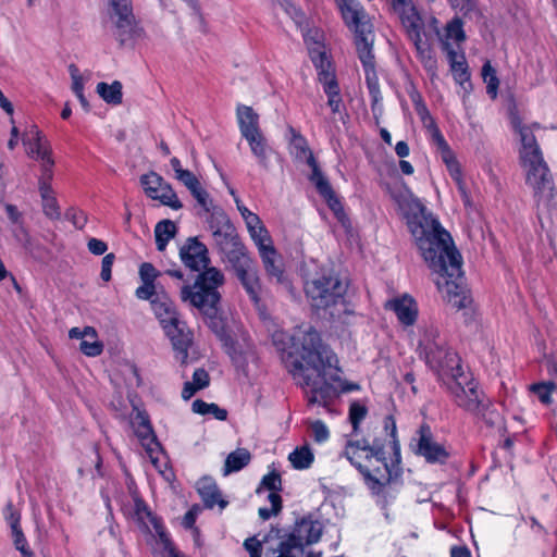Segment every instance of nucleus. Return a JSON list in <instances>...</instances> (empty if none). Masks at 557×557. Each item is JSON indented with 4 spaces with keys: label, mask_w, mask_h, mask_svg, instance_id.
<instances>
[{
    "label": "nucleus",
    "mask_w": 557,
    "mask_h": 557,
    "mask_svg": "<svg viewBox=\"0 0 557 557\" xmlns=\"http://www.w3.org/2000/svg\"><path fill=\"white\" fill-rule=\"evenodd\" d=\"M444 49L447 52V57L450 63V69L454 73L455 79L459 84H463L469 81V74L467 71V62L465 57L458 55V53L450 47L448 42L443 44Z\"/></svg>",
    "instance_id": "obj_33"
},
{
    "label": "nucleus",
    "mask_w": 557,
    "mask_h": 557,
    "mask_svg": "<svg viewBox=\"0 0 557 557\" xmlns=\"http://www.w3.org/2000/svg\"><path fill=\"white\" fill-rule=\"evenodd\" d=\"M525 176V184L532 188L537 206L548 207L554 198L555 185L544 158L520 163Z\"/></svg>",
    "instance_id": "obj_5"
},
{
    "label": "nucleus",
    "mask_w": 557,
    "mask_h": 557,
    "mask_svg": "<svg viewBox=\"0 0 557 557\" xmlns=\"http://www.w3.org/2000/svg\"><path fill=\"white\" fill-rule=\"evenodd\" d=\"M393 9L399 15L409 39L422 35L423 21L411 0H393Z\"/></svg>",
    "instance_id": "obj_14"
},
{
    "label": "nucleus",
    "mask_w": 557,
    "mask_h": 557,
    "mask_svg": "<svg viewBox=\"0 0 557 557\" xmlns=\"http://www.w3.org/2000/svg\"><path fill=\"white\" fill-rule=\"evenodd\" d=\"M264 270L271 280H275L277 283L284 282V271L282 268V261L277 255L272 242L258 248Z\"/></svg>",
    "instance_id": "obj_23"
},
{
    "label": "nucleus",
    "mask_w": 557,
    "mask_h": 557,
    "mask_svg": "<svg viewBox=\"0 0 557 557\" xmlns=\"http://www.w3.org/2000/svg\"><path fill=\"white\" fill-rule=\"evenodd\" d=\"M177 232L176 225L171 220H162L154 227L156 245L159 251H163L171 238Z\"/></svg>",
    "instance_id": "obj_41"
},
{
    "label": "nucleus",
    "mask_w": 557,
    "mask_h": 557,
    "mask_svg": "<svg viewBox=\"0 0 557 557\" xmlns=\"http://www.w3.org/2000/svg\"><path fill=\"white\" fill-rule=\"evenodd\" d=\"M285 11L294 20L297 27L302 29L304 25L306 24V16L304 12L290 2L285 3Z\"/></svg>",
    "instance_id": "obj_58"
},
{
    "label": "nucleus",
    "mask_w": 557,
    "mask_h": 557,
    "mask_svg": "<svg viewBox=\"0 0 557 557\" xmlns=\"http://www.w3.org/2000/svg\"><path fill=\"white\" fill-rule=\"evenodd\" d=\"M325 78L331 79L330 76H326ZM323 89L327 95V104L330 106L332 112H338L342 104V97L339 95L337 81H327V85L324 86Z\"/></svg>",
    "instance_id": "obj_45"
},
{
    "label": "nucleus",
    "mask_w": 557,
    "mask_h": 557,
    "mask_svg": "<svg viewBox=\"0 0 557 557\" xmlns=\"http://www.w3.org/2000/svg\"><path fill=\"white\" fill-rule=\"evenodd\" d=\"M447 37L455 39L460 42L466 39L465 32L462 29V23L460 20H453L446 27Z\"/></svg>",
    "instance_id": "obj_57"
},
{
    "label": "nucleus",
    "mask_w": 557,
    "mask_h": 557,
    "mask_svg": "<svg viewBox=\"0 0 557 557\" xmlns=\"http://www.w3.org/2000/svg\"><path fill=\"white\" fill-rule=\"evenodd\" d=\"M446 349H448V347H446V342L440 336L438 329L435 325H424L421 329L418 342V352L425 362L436 355H441Z\"/></svg>",
    "instance_id": "obj_15"
},
{
    "label": "nucleus",
    "mask_w": 557,
    "mask_h": 557,
    "mask_svg": "<svg viewBox=\"0 0 557 557\" xmlns=\"http://www.w3.org/2000/svg\"><path fill=\"white\" fill-rule=\"evenodd\" d=\"M448 389L454 396V400L458 407L473 414L481 413L487 407V399L482 391L478 388V384L468 376L460 381L448 384Z\"/></svg>",
    "instance_id": "obj_7"
},
{
    "label": "nucleus",
    "mask_w": 557,
    "mask_h": 557,
    "mask_svg": "<svg viewBox=\"0 0 557 557\" xmlns=\"http://www.w3.org/2000/svg\"><path fill=\"white\" fill-rule=\"evenodd\" d=\"M197 490L206 507L213 508L219 505L221 509L225 508L227 502L222 498L216 483L210 478H202L197 483Z\"/></svg>",
    "instance_id": "obj_28"
},
{
    "label": "nucleus",
    "mask_w": 557,
    "mask_h": 557,
    "mask_svg": "<svg viewBox=\"0 0 557 557\" xmlns=\"http://www.w3.org/2000/svg\"><path fill=\"white\" fill-rule=\"evenodd\" d=\"M310 54L318 71L319 82L323 87L327 85V79H324V77L330 76V81H336L332 64L327 59L326 53L321 49H313Z\"/></svg>",
    "instance_id": "obj_35"
},
{
    "label": "nucleus",
    "mask_w": 557,
    "mask_h": 557,
    "mask_svg": "<svg viewBox=\"0 0 557 557\" xmlns=\"http://www.w3.org/2000/svg\"><path fill=\"white\" fill-rule=\"evenodd\" d=\"M322 535V525L319 521H312L310 519H301L296 523L293 531L288 534L290 541L299 544V547L304 550L306 545L317 543Z\"/></svg>",
    "instance_id": "obj_20"
},
{
    "label": "nucleus",
    "mask_w": 557,
    "mask_h": 557,
    "mask_svg": "<svg viewBox=\"0 0 557 557\" xmlns=\"http://www.w3.org/2000/svg\"><path fill=\"white\" fill-rule=\"evenodd\" d=\"M248 141L252 154L257 158L259 164L263 168H268V157L271 152V148L268 145L265 137L262 132L245 137Z\"/></svg>",
    "instance_id": "obj_34"
},
{
    "label": "nucleus",
    "mask_w": 557,
    "mask_h": 557,
    "mask_svg": "<svg viewBox=\"0 0 557 557\" xmlns=\"http://www.w3.org/2000/svg\"><path fill=\"white\" fill-rule=\"evenodd\" d=\"M310 430L312 433V437L317 443H323L325 442L329 436L330 432L325 423L321 420H317L310 423Z\"/></svg>",
    "instance_id": "obj_55"
},
{
    "label": "nucleus",
    "mask_w": 557,
    "mask_h": 557,
    "mask_svg": "<svg viewBox=\"0 0 557 557\" xmlns=\"http://www.w3.org/2000/svg\"><path fill=\"white\" fill-rule=\"evenodd\" d=\"M554 389L555 383L553 382L535 383L530 386V391L534 393L545 405H548L552 401L550 395Z\"/></svg>",
    "instance_id": "obj_50"
},
{
    "label": "nucleus",
    "mask_w": 557,
    "mask_h": 557,
    "mask_svg": "<svg viewBox=\"0 0 557 557\" xmlns=\"http://www.w3.org/2000/svg\"><path fill=\"white\" fill-rule=\"evenodd\" d=\"M39 191L42 200V210L44 213L52 220H57L60 218V208L58 206L57 199L53 195V190L51 185L48 183L40 184Z\"/></svg>",
    "instance_id": "obj_38"
},
{
    "label": "nucleus",
    "mask_w": 557,
    "mask_h": 557,
    "mask_svg": "<svg viewBox=\"0 0 557 557\" xmlns=\"http://www.w3.org/2000/svg\"><path fill=\"white\" fill-rule=\"evenodd\" d=\"M344 455L361 471L366 463H372L373 460L382 459L383 447L380 445L371 446L367 440L349 441L345 447Z\"/></svg>",
    "instance_id": "obj_13"
},
{
    "label": "nucleus",
    "mask_w": 557,
    "mask_h": 557,
    "mask_svg": "<svg viewBox=\"0 0 557 557\" xmlns=\"http://www.w3.org/2000/svg\"><path fill=\"white\" fill-rule=\"evenodd\" d=\"M108 15L113 37L124 46L139 35L132 0H107Z\"/></svg>",
    "instance_id": "obj_6"
},
{
    "label": "nucleus",
    "mask_w": 557,
    "mask_h": 557,
    "mask_svg": "<svg viewBox=\"0 0 557 557\" xmlns=\"http://www.w3.org/2000/svg\"><path fill=\"white\" fill-rule=\"evenodd\" d=\"M482 76L483 81L486 84V90L487 94L491 95L493 98L497 95V88L499 85V81L496 75V71L491 65L490 61H486L482 67Z\"/></svg>",
    "instance_id": "obj_46"
},
{
    "label": "nucleus",
    "mask_w": 557,
    "mask_h": 557,
    "mask_svg": "<svg viewBox=\"0 0 557 557\" xmlns=\"http://www.w3.org/2000/svg\"><path fill=\"white\" fill-rule=\"evenodd\" d=\"M180 258L190 271L199 272L194 285H184L181 299L213 318L218 312L221 294L218 288L224 283L223 273L209 267L210 258L205 244L197 237H189L180 248Z\"/></svg>",
    "instance_id": "obj_3"
},
{
    "label": "nucleus",
    "mask_w": 557,
    "mask_h": 557,
    "mask_svg": "<svg viewBox=\"0 0 557 557\" xmlns=\"http://www.w3.org/2000/svg\"><path fill=\"white\" fill-rule=\"evenodd\" d=\"M152 310L160 320L162 326L164 324H175L180 322L177 312L173 304L168 299H153L151 301Z\"/></svg>",
    "instance_id": "obj_36"
},
{
    "label": "nucleus",
    "mask_w": 557,
    "mask_h": 557,
    "mask_svg": "<svg viewBox=\"0 0 557 557\" xmlns=\"http://www.w3.org/2000/svg\"><path fill=\"white\" fill-rule=\"evenodd\" d=\"M236 115L239 131L244 138L261 132L259 115L251 107L239 104L236 109Z\"/></svg>",
    "instance_id": "obj_29"
},
{
    "label": "nucleus",
    "mask_w": 557,
    "mask_h": 557,
    "mask_svg": "<svg viewBox=\"0 0 557 557\" xmlns=\"http://www.w3.org/2000/svg\"><path fill=\"white\" fill-rule=\"evenodd\" d=\"M139 275L143 283L153 284L154 280L158 276V271L151 263L145 262L140 265Z\"/></svg>",
    "instance_id": "obj_59"
},
{
    "label": "nucleus",
    "mask_w": 557,
    "mask_h": 557,
    "mask_svg": "<svg viewBox=\"0 0 557 557\" xmlns=\"http://www.w3.org/2000/svg\"><path fill=\"white\" fill-rule=\"evenodd\" d=\"M81 351L88 357L99 356L103 350V344L96 338L83 339L79 344Z\"/></svg>",
    "instance_id": "obj_54"
},
{
    "label": "nucleus",
    "mask_w": 557,
    "mask_h": 557,
    "mask_svg": "<svg viewBox=\"0 0 557 557\" xmlns=\"http://www.w3.org/2000/svg\"><path fill=\"white\" fill-rule=\"evenodd\" d=\"M193 410L199 414H212L215 419L224 421L227 418V411L220 408L216 404H208L201 399L193 403Z\"/></svg>",
    "instance_id": "obj_44"
},
{
    "label": "nucleus",
    "mask_w": 557,
    "mask_h": 557,
    "mask_svg": "<svg viewBox=\"0 0 557 557\" xmlns=\"http://www.w3.org/2000/svg\"><path fill=\"white\" fill-rule=\"evenodd\" d=\"M175 178L185 185L188 190H191L200 184L196 175L188 170L181 171V173L175 176Z\"/></svg>",
    "instance_id": "obj_60"
},
{
    "label": "nucleus",
    "mask_w": 557,
    "mask_h": 557,
    "mask_svg": "<svg viewBox=\"0 0 557 557\" xmlns=\"http://www.w3.org/2000/svg\"><path fill=\"white\" fill-rule=\"evenodd\" d=\"M441 158L443 162L446 164L447 170L451 176V178L456 182L458 186V190L460 193L461 199L466 207H471V200L470 196L466 189V184L461 176V170L459 166L458 161L456 160V157L454 152L450 150L449 146L443 148L440 150Z\"/></svg>",
    "instance_id": "obj_24"
},
{
    "label": "nucleus",
    "mask_w": 557,
    "mask_h": 557,
    "mask_svg": "<svg viewBox=\"0 0 557 557\" xmlns=\"http://www.w3.org/2000/svg\"><path fill=\"white\" fill-rule=\"evenodd\" d=\"M347 286L332 273L317 274L305 283V293L317 310L329 311L330 317L339 318L347 311L345 294Z\"/></svg>",
    "instance_id": "obj_4"
},
{
    "label": "nucleus",
    "mask_w": 557,
    "mask_h": 557,
    "mask_svg": "<svg viewBox=\"0 0 557 557\" xmlns=\"http://www.w3.org/2000/svg\"><path fill=\"white\" fill-rule=\"evenodd\" d=\"M409 231L429 268L436 273L438 290L454 308L466 309L472 299L463 285L461 256L450 234L423 208L408 219Z\"/></svg>",
    "instance_id": "obj_1"
},
{
    "label": "nucleus",
    "mask_w": 557,
    "mask_h": 557,
    "mask_svg": "<svg viewBox=\"0 0 557 557\" xmlns=\"http://www.w3.org/2000/svg\"><path fill=\"white\" fill-rule=\"evenodd\" d=\"M208 225L213 235L216 234L218 231L223 230L224 227L231 226L233 224L231 223L227 215L221 209L212 208V212L208 220Z\"/></svg>",
    "instance_id": "obj_47"
},
{
    "label": "nucleus",
    "mask_w": 557,
    "mask_h": 557,
    "mask_svg": "<svg viewBox=\"0 0 557 557\" xmlns=\"http://www.w3.org/2000/svg\"><path fill=\"white\" fill-rule=\"evenodd\" d=\"M70 338H76V339H85L87 338H96L97 332L92 326H86L84 330H81L78 327H72L69 332Z\"/></svg>",
    "instance_id": "obj_61"
},
{
    "label": "nucleus",
    "mask_w": 557,
    "mask_h": 557,
    "mask_svg": "<svg viewBox=\"0 0 557 557\" xmlns=\"http://www.w3.org/2000/svg\"><path fill=\"white\" fill-rule=\"evenodd\" d=\"M122 83L114 81L112 84L104 82L97 84V92L109 104L117 106L122 103L123 92Z\"/></svg>",
    "instance_id": "obj_39"
},
{
    "label": "nucleus",
    "mask_w": 557,
    "mask_h": 557,
    "mask_svg": "<svg viewBox=\"0 0 557 557\" xmlns=\"http://www.w3.org/2000/svg\"><path fill=\"white\" fill-rule=\"evenodd\" d=\"M410 446L414 454L422 456L430 463H444L449 457L445 447L434 441L431 428L425 423L420 425Z\"/></svg>",
    "instance_id": "obj_9"
},
{
    "label": "nucleus",
    "mask_w": 557,
    "mask_h": 557,
    "mask_svg": "<svg viewBox=\"0 0 557 557\" xmlns=\"http://www.w3.org/2000/svg\"><path fill=\"white\" fill-rule=\"evenodd\" d=\"M222 259L231 265V269L235 275L256 267L255 261L248 255V251L244 245L236 250L228 252L222 257Z\"/></svg>",
    "instance_id": "obj_31"
},
{
    "label": "nucleus",
    "mask_w": 557,
    "mask_h": 557,
    "mask_svg": "<svg viewBox=\"0 0 557 557\" xmlns=\"http://www.w3.org/2000/svg\"><path fill=\"white\" fill-rule=\"evenodd\" d=\"M140 184L149 198L159 200L162 205L174 210H178L183 207L172 186L158 173L149 172L141 175Z\"/></svg>",
    "instance_id": "obj_10"
},
{
    "label": "nucleus",
    "mask_w": 557,
    "mask_h": 557,
    "mask_svg": "<svg viewBox=\"0 0 557 557\" xmlns=\"http://www.w3.org/2000/svg\"><path fill=\"white\" fill-rule=\"evenodd\" d=\"M444 359L446 362L441 360V356L436 355L426 364L434 370L438 377L442 379L447 385L451 382L460 381L466 377L459 356L451 349H446L444 352Z\"/></svg>",
    "instance_id": "obj_12"
},
{
    "label": "nucleus",
    "mask_w": 557,
    "mask_h": 557,
    "mask_svg": "<svg viewBox=\"0 0 557 557\" xmlns=\"http://www.w3.org/2000/svg\"><path fill=\"white\" fill-rule=\"evenodd\" d=\"M385 308L393 310L404 325H412L417 320L418 307L414 299L409 295L388 300Z\"/></svg>",
    "instance_id": "obj_22"
},
{
    "label": "nucleus",
    "mask_w": 557,
    "mask_h": 557,
    "mask_svg": "<svg viewBox=\"0 0 557 557\" xmlns=\"http://www.w3.org/2000/svg\"><path fill=\"white\" fill-rule=\"evenodd\" d=\"M212 237L214 246L222 257L244 245L234 225L226 226L223 230L218 231V233L213 234Z\"/></svg>",
    "instance_id": "obj_27"
},
{
    "label": "nucleus",
    "mask_w": 557,
    "mask_h": 557,
    "mask_svg": "<svg viewBox=\"0 0 557 557\" xmlns=\"http://www.w3.org/2000/svg\"><path fill=\"white\" fill-rule=\"evenodd\" d=\"M410 99L413 103L417 114L421 117L424 125H428V123L433 124V119L431 117L421 95L416 89L410 91Z\"/></svg>",
    "instance_id": "obj_49"
},
{
    "label": "nucleus",
    "mask_w": 557,
    "mask_h": 557,
    "mask_svg": "<svg viewBox=\"0 0 557 557\" xmlns=\"http://www.w3.org/2000/svg\"><path fill=\"white\" fill-rule=\"evenodd\" d=\"M114 260H115L114 253H108L102 259L100 276L104 282H109L111 280V270H112Z\"/></svg>",
    "instance_id": "obj_62"
},
{
    "label": "nucleus",
    "mask_w": 557,
    "mask_h": 557,
    "mask_svg": "<svg viewBox=\"0 0 557 557\" xmlns=\"http://www.w3.org/2000/svg\"><path fill=\"white\" fill-rule=\"evenodd\" d=\"M313 454L308 446H301L292 451L288 460L295 469H307L313 462Z\"/></svg>",
    "instance_id": "obj_43"
},
{
    "label": "nucleus",
    "mask_w": 557,
    "mask_h": 557,
    "mask_svg": "<svg viewBox=\"0 0 557 557\" xmlns=\"http://www.w3.org/2000/svg\"><path fill=\"white\" fill-rule=\"evenodd\" d=\"M133 425L137 437L141 441V444L146 447L147 451L152 454L156 449L159 448V443L157 442L156 435L146 412L137 411L133 421Z\"/></svg>",
    "instance_id": "obj_25"
},
{
    "label": "nucleus",
    "mask_w": 557,
    "mask_h": 557,
    "mask_svg": "<svg viewBox=\"0 0 557 557\" xmlns=\"http://www.w3.org/2000/svg\"><path fill=\"white\" fill-rule=\"evenodd\" d=\"M513 131L519 135L521 147L519 149L520 163L543 158L541 148L536 141L534 131L541 126L539 123L525 125L518 115L511 117Z\"/></svg>",
    "instance_id": "obj_11"
},
{
    "label": "nucleus",
    "mask_w": 557,
    "mask_h": 557,
    "mask_svg": "<svg viewBox=\"0 0 557 557\" xmlns=\"http://www.w3.org/2000/svg\"><path fill=\"white\" fill-rule=\"evenodd\" d=\"M345 24L356 34H364L371 26L364 21L366 14L357 0H335Z\"/></svg>",
    "instance_id": "obj_19"
},
{
    "label": "nucleus",
    "mask_w": 557,
    "mask_h": 557,
    "mask_svg": "<svg viewBox=\"0 0 557 557\" xmlns=\"http://www.w3.org/2000/svg\"><path fill=\"white\" fill-rule=\"evenodd\" d=\"M360 473L363 475L368 487L373 493L380 494L386 485L399 478L400 469L398 465L388 466L383 451L382 459L366 463Z\"/></svg>",
    "instance_id": "obj_8"
},
{
    "label": "nucleus",
    "mask_w": 557,
    "mask_h": 557,
    "mask_svg": "<svg viewBox=\"0 0 557 557\" xmlns=\"http://www.w3.org/2000/svg\"><path fill=\"white\" fill-rule=\"evenodd\" d=\"M236 278L240 282L242 286L244 287L245 292L249 296V298L258 304L260 300L261 295V283L258 275L257 267H253L247 271H244L242 273H238L235 275Z\"/></svg>",
    "instance_id": "obj_30"
},
{
    "label": "nucleus",
    "mask_w": 557,
    "mask_h": 557,
    "mask_svg": "<svg viewBox=\"0 0 557 557\" xmlns=\"http://www.w3.org/2000/svg\"><path fill=\"white\" fill-rule=\"evenodd\" d=\"M290 133L293 135L290 140L292 153L295 156L296 159H306L307 164L312 170L310 177H314L315 171L318 173H322L312 151L310 150L307 144L306 138L299 133H297L294 128H290Z\"/></svg>",
    "instance_id": "obj_26"
},
{
    "label": "nucleus",
    "mask_w": 557,
    "mask_h": 557,
    "mask_svg": "<svg viewBox=\"0 0 557 557\" xmlns=\"http://www.w3.org/2000/svg\"><path fill=\"white\" fill-rule=\"evenodd\" d=\"M245 223L252 240L258 248L272 242L269 232L257 214L253 216H248Z\"/></svg>",
    "instance_id": "obj_40"
},
{
    "label": "nucleus",
    "mask_w": 557,
    "mask_h": 557,
    "mask_svg": "<svg viewBox=\"0 0 557 557\" xmlns=\"http://www.w3.org/2000/svg\"><path fill=\"white\" fill-rule=\"evenodd\" d=\"M410 40L413 42L418 58L423 63L424 67L428 71L435 70L436 60L433 57V52L430 45L422 39V35L418 36L417 38H411Z\"/></svg>",
    "instance_id": "obj_42"
},
{
    "label": "nucleus",
    "mask_w": 557,
    "mask_h": 557,
    "mask_svg": "<svg viewBox=\"0 0 557 557\" xmlns=\"http://www.w3.org/2000/svg\"><path fill=\"white\" fill-rule=\"evenodd\" d=\"M193 383L196 385V388L198 389L207 387L210 383L208 372L202 368L196 369L193 374Z\"/></svg>",
    "instance_id": "obj_63"
},
{
    "label": "nucleus",
    "mask_w": 557,
    "mask_h": 557,
    "mask_svg": "<svg viewBox=\"0 0 557 557\" xmlns=\"http://www.w3.org/2000/svg\"><path fill=\"white\" fill-rule=\"evenodd\" d=\"M294 338L298 342L292 358V373L299 384L307 388L310 405H326L337 391L351 392L359 389L356 383H347L341 379L337 357L322 344L319 333L309 327L298 332Z\"/></svg>",
    "instance_id": "obj_2"
},
{
    "label": "nucleus",
    "mask_w": 557,
    "mask_h": 557,
    "mask_svg": "<svg viewBox=\"0 0 557 557\" xmlns=\"http://www.w3.org/2000/svg\"><path fill=\"white\" fill-rule=\"evenodd\" d=\"M264 487L271 493H276L282 488V479L280 473L272 471L264 475L261 481L260 487H258L257 493H260L261 488Z\"/></svg>",
    "instance_id": "obj_52"
},
{
    "label": "nucleus",
    "mask_w": 557,
    "mask_h": 557,
    "mask_svg": "<svg viewBox=\"0 0 557 557\" xmlns=\"http://www.w3.org/2000/svg\"><path fill=\"white\" fill-rule=\"evenodd\" d=\"M356 47L360 61L364 70L374 69V55L372 52V32L366 30L364 34H356Z\"/></svg>",
    "instance_id": "obj_32"
},
{
    "label": "nucleus",
    "mask_w": 557,
    "mask_h": 557,
    "mask_svg": "<svg viewBox=\"0 0 557 557\" xmlns=\"http://www.w3.org/2000/svg\"><path fill=\"white\" fill-rule=\"evenodd\" d=\"M268 499L271 503V509L260 508L258 511L259 517L262 520H268L272 516L278 515V512L282 510V497L277 493H270Z\"/></svg>",
    "instance_id": "obj_51"
},
{
    "label": "nucleus",
    "mask_w": 557,
    "mask_h": 557,
    "mask_svg": "<svg viewBox=\"0 0 557 557\" xmlns=\"http://www.w3.org/2000/svg\"><path fill=\"white\" fill-rule=\"evenodd\" d=\"M367 416V408L358 403H352L349 408V421L352 425L354 432L356 433L359 429L360 422Z\"/></svg>",
    "instance_id": "obj_53"
},
{
    "label": "nucleus",
    "mask_w": 557,
    "mask_h": 557,
    "mask_svg": "<svg viewBox=\"0 0 557 557\" xmlns=\"http://www.w3.org/2000/svg\"><path fill=\"white\" fill-rule=\"evenodd\" d=\"M189 191L206 212L211 211L212 201L210 199L208 191L203 189L200 184Z\"/></svg>",
    "instance_id": "obj_56"
},
{
    "label": "nucleus",
    "mask_w": 557,
    "mask_h": 557,
    "mask_svg": "<svg viewBox=\"0 0 557 557\" xmlns=\"http://www.w3.org/2000/svg\"><path fill=\"white\" fill-rule=\"evenodd\" d=\"M135 508H136V515L138 516L139 519H141V520H144L145 518L149 519V521L153 525L156 533L159 535L160 541L162 542V544L164 546V549L168 552L169 557H186L185 555H182L178 550H176V548L174 547V545L168 537L160 520L156 516L152 515V512L149 510V508L143 500H136Z\"/></svg>",
    "instance_id": "obj_21"
},
{
    "label": "nucleus",
    "mask_w": 557,
    "mask_h": 557,
    "mask_svg": "<svg viewBox=\"0 0 557 557\" xmlns=\"http://www.w3.org/2000/svg\"><path fill=\"white\" fill-rule=\"evenodd\" d=\"M69 70H70L71 77L73 81L72 89L75 92V95H79L84 90L83 78L79 74V71L76 67V65H74V64H71Z\"/></svg>",
    "instance_id": "obj_64"
},
{
    "label": "nucleus",
    "mask_w": 557,
    "mask_h": 557,
    "mask_svg": "<svg viewBox=\"0 0 557 557\" xmlns=\"http://www.w3.org/2000/svg\"><path fill=\"white\" fill-rule=\"evenodd\" d=\"M164 331L171 339L173 349L176 352V360L181 364L187 363L188 349L193 343V334L187 330L184 322L180 321L175 324H164Z\"/></svg>",
    "instance_id": "obj_16"
},
{
    "label": "nucleus",
    "mask_w": 557,
    "mask_h": 557,
    "mask_svg": "<svg viewBox=\"0 0 557 557\" xmlns=\"http://www.w3.org/2000/svg\"><path fill=\"white\" fill-rule=\"evenodd\" d=\"M275 552L277 553L276 557H300L304 553L299 544L290 541L288 535L278 543Z\"/></svg>",
    "instance_id": "obj_48"
},
{
    "label": "nucleus",
    "mask_w": 557,
    "mask_h": 557,
    "mask_svg": "<svg viewBox=\"0 0 557 557\" xmlns=\"http://www.w3.org/2000/svg\"><path fill=\"white\" fill-rule=\"evenodd\" d=\"M22 140L30 158L54 164L51 157V147L36 125H32L30 128L24 133Z\"/></svg>",
    "instance_id": "obj_17"
},
{
    "label": "nucleus",
    "mask_w": 557,
    "mask_h": 557,
    "mask_svg": "<svg viewBox=\"0 0 557 557\" xmlns=\"http://www.w3.org/2000/svg\"><path fill=\"white\" fill-rule=\"evenodd\" d=\"M309 180L311 181L312 184H314L319 194L326 200L330 209L334 212V215L336 216L338 222L345 228H348L350 226L349 219L323 173H318L315 171L314 177H309Z\"/></svg>",
    "instance_id": "obj_18"
},
{
    "label": "nucleus",
    "mask_w": 557,
    "mask_h": 557,
    "mask_svg": "<svg viewBox=\"0 0 557 557\" xmlns=\"http://www.w3.org/2000/svg\"><path fill=\"white\" fill-rule=\"evenodd\" d=\"M251 460V455L246 448H237L225 459L223 474L228 475L245 468Z\"/></svg>",
    "instance_id": "obj_37"
}]
</instances>
